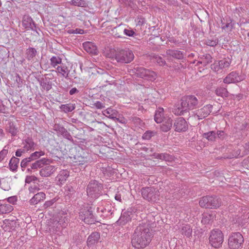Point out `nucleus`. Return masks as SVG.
I'll list each match as a JSON object with an SVG mask.
<instances>
[{
    "label": "nucleus",
    "instance_id": "obj_1",
    "mask_svg": "<svg viewBox=\"0 0 249 249\" xmlns=\"http://www.w3.org/2000/svg\"><path fill=\"white\" fill-rule=\"evenodd\" d=\"M151 231L148 224L145 223L138 226L132 235V246L137 249L145 248L151 241L153 237Z\"/></svg>",
    "mask_w": 249,
    "mask_h": 249
},
{
    "label": "nucleus",
    "instance_id": "obj_2",
    "mask_svg": "<svg viewBox=\"0 0 249 249\" xmlns=\"http://www.w3.org/2000/svg\"><path fill=\"white\" fill-rule=\"evenodd\" d=\"M127 70L128 74L133 77H139L150 81H153L157 78V74L155 71L143 67L129 66Z\"/></svg>",
    "mask_w": 249,
    "mask_h": 249
},
{
    "label": "nucleus",
    "instance_id": "obj_3",
    "mask_svg": "<svg viewBox=\"0 0 249 249\" xmlns=\"http://www.w3.org/2000/svg\"><path fill=\"white\" fill-rule=\"evenodd\" d=\"M199 204L203 208L216 209L221 205V200L216 196H205L200 199Z\"/></svg>",
    "mask_w": 249,
    "mask_h": 249
},
{
    "label": "nucleus",
    "instance_id": "obj_4",
    "mask_svg": "<svg viewBox=\"0 0 249 249\" xmlns=\"http://www.w3.org/2000/svg\"><path fill=\"white\" fill-rule=\"evenodd\" d=\"M103 186L96 180H91L87 188V193L91 197L96 198L102 194Z\"/></svg>",
    "mask_w": 249,
    "mask_h": 249
},
{
    "label": "nucleus",
    "instance_id": "obj_5",
    "mask_svg": "<svg viewBox=\"0 0 249 249\" xmlns=\"http://www.w3.org/2000/svg\"><path fill=\"white\" fill-rule=\"evenodd\" d=\"M224 240L222 232L218 229L212 230L210 232L209 242L210 244L215 248L221 246Z\"/></svg>",
    "mask_w": 249,
    "mask_h": 249
},
{
    "label": "nucleus",
    "instance_id": "obj_6",
    "mask_svg": "<svg viewBox=\"0 0 249 249\" xmlns=\"http://www.w3.org/2000/svg\"><path fill=\"white\" fill-rule=\"evenodd\" d=\"M244 242L242 235L239 232L232 233L229 237L228 245L231 249H239Z\"/></svg>",
    "mask_w": 249,
    "mask_h": 249
},
{
    "label": "nucleus",
    "instance_id": "obj_7",
    "mask_svg": "<svg viewBox=\"0 0 249 249\" xmlns=\"http://www.w3.org/2000/svg\"><path fill=\"white\" fill-rule=\"evenodd\" d=\"M141 192L143 198L149 201L156 202L159 200V192L156 189L147 187L143 188Z\"/></svg>",
    "mask_w": 249,
    "mask_h": 249
},
{
    "label": "nucleus",
    "instance_id": "obj_8",
    "mask_svg": "<svg viewBox=\"0 0 249 249\" xmlns=\"http://www.w3.org/2000/svg\"><path fill=\"white\" fill-rule=\"evenodd\" d=\"M198 103L197 99L193 95L184 97L181 101V105L187 110L194 109L197 107Z\"/></svg>",
    "mask_w": 249,
    "mask_h": 249
},
{
    "label": "nucleus",
    "instance_id": "obj_9",
    "mask_svg": "<svg viewBox=\"0 0 249 249\" xmlns=\"http://www.w3.org/2000/svg\"><path fill=\"white\" fill-rule=\"evenodd\" d=\"M79 219L88 224L94 223L95 220L91 207L82 209L79 213Z\"/></svg>",
    "mask_w": 249,
    "mask_h": 249
},
{
    "label": "nucleus",
    "instance_id": "obj_10",
    "mask_svg": "<svg viewBox=\"0 0 249 249\" xmlns=\"http://www.w3.org/2000/svg\"><path fill=\"white\" fill-rule=\"evenodd\" d=\"M231 62V60L230 58H224L220 60L215 61L211 65V69L215 72H220L222 70L228 68Z\"/></svg>",
    "mask_w": 249,
    "mask_h": 249
},
{
    "label": "nucleus",
    "instance_id": "obj_11",
    "mask_svg": "<svg viewBox=\"0 0 249 249\" xmlns=\"http://www.w3.org/2000/svg\"><path fill=\"white\" fill-rule=\"evenodd\" d=\"M245 78V75L239 74L236 71H232L224 79L223 82L225 84L234 83L241 82Z\"/></svg>",
    "mask_w": 249,
    "mask_h": 249
},
{
    "label": "nucleus",
    "instance_id": "obj_12",
    "mask_svg": "<svg viewBox=\"0 0 249 249\" xmlns=\"http://www.w3.org/2000/svg\"><path fill=\"white\" fill-rule=\"evenodd\" d=\"M175 130L178 132L185 131L188 129V124L187 122L183 117L177 118L174 124Z\"/></svg>",
    "mask_w": 249,
    "mask_h": 249
},
{
    "label": "nucleus",
    "instance_id": "obj_13",
    "mask_svg": "<svg viewBox=\"0 0 249 249\" xmlns=\"http://www.w3.org/2000/svg\"><path fill=\"white\" fill-rule=\"evenodd\" d=\"M213 106L211 105H207L202 108L198 109L195 114V116L198 119H203L208 116L212 112Z\"/></svg>",
    "mask_w": 249,
    "mask_h": 249
},
{
    "label": "nucleus",
    "instance_id": "obj_14",
    "mask_svg": "<svg viewBox=\"0 0 249 249\" xmlns=\"http://www.w3.org/2000/svg\"><path fill=\"white\" fill-rule=\"evenodd\" d=\"M52 162L51 160L42 158L40 160H36L35 162L31 164V168H28L29 172L31 171L32 169H37V168H42L44 165H47Z\"/></svg>",
    "mask_w": 249,
    "mask_h": 249
},
{
    "label": "nucleus",
    "instance_id": "obj_15",
    "mask_svg": "<svg viewBox=\"0 0 249 249\" xmlns=\"http://www.w3.org/2000/svg\"><path fill=\"white\" fill-rule=\"evenodd\" d=\"M45 166L42 168L39 171L40 175L43 177H48L53 174L57 168L53 165H51L49 164L45 165Z\"/></svg>",
    "mask_w": 249,
    "mask_h": 249
},
{
    "label": "nucleus",
    "instance_id": "obj_16",
    "mask_svg": "<svg viewBox=\"0 0 249 249\" xmlns=\"http://www.w3.org/2000/svg\"><path fill=\"white\" fill-rule=\"evenodd\" d=\"M54 127V130L58 133L61 135L65 139L73 142L74 141L72 136L64 127L59 125H56Z\"/></svg>",
    "mask_w": 249,
    "mask_h": 249
},
{
    "label": "nucleus",
    "instance_id": "obj_17",
    "mask_svg": "<svg viewBox=\"0 0 249 249\" xmlns=\"http://www.w3.org/2000/svg\"><path fill=\"white\" fill-rule=\"evenodd\" d=\"M69 176V171L68 170H62L60 171L56 177L57 184L61 185L65 183Z\"/></svg>",
    "mask_w": 249,
    "mask_h": 249
},
{
    "label": "nucleus",
    "instance_id": "obj_18",
    "mask_svg": "<svg viewBox=\"0 0 249 249\" xmlns=\"http://www.w3.org/2000/svg\"><path fill=\"white\" fill-rule=\"evenodd\" d=\"M22 25L25 29L34 30L36 28V24L33 19L29 16H24L23 17Z\"/></svg>",
    "mask_w": 249,
    "mask_h": 249
},
{
    "label": "nucleus",
    "instance_id": "obj_19",
    "mask_svg": "<svg viewBox=\"0 0 249 249\" xmlns=\"http://www.w3.org/2000/svg\"><path fill=\"white\" fill-rule=\"evenodd\" d=\"M74 160L73 162L75 163V165H85L87 166L88 162L90 161V157L88 155V156H75L74 157Z\"/></svg>",
    "mask_w": 249,
    "mask_h": 249
},
{
    "label": "nucleus",
    "instance_id": "obj_20",
    "mask_svg": "<svg viewBox=\"0 0 249 249\" xmlns=\"http://www.w3.org/2000/svg\"><path fill=\"white\" fill-rule=\"evenodd\" d=\"M100 239V234L98 232H93L89 236L87 239L88 247H91L97 244Z\"/></svg>",
    "mask_w": 249,
    "mask_h": 249
},
{
    "label": "nucleus",
    "instance_id": "obj_21",
    "mask_svg": "<svg viewBox=\"0 0 249 249\" xmlns=\"http://www.w3.org/2000/svg\"><path fill=\"white\" fill-rule=\"evenodd\" d=\"M164 56H171L177 59H182L184 57V54L179 50L169 49L166 51Z\"/></svg>",
    "mask_w": 249,
    "mask_h": 249
},
{
    "label": "nucleus",
    "instance_id": "obj_22",
    "mask_svg": "<svg viewBox=\"0 0 249 249\" xmlns=\"http://www.w3.org/2000/svg\"><path fill=\"white\" fill-rule=\"evenodd\" d=\"M221 28L226 32L231 31L233 28L234 23L231 18L221 19Z\"/></svg>",
    "mask_w": 249,
    "mask_h": 249
},
{
    "label": "nucleus",
    "instance_id": "obj_23",
    "mask_svg": "<svg viewBox=\"0 0 249 249\" xmlns=\"http://www.w3.org/2000/svg\"><path fill=\"white\" fill-rule=\"evenodd\" d=\"M22 144L24 145L23 148L26 151L34 150L36 146V144L31 137H27L24 139L23 140Z\"/></svg>",
    "mask_w": 249,
    "mask_h": 249
},
{
    "label": "nucleus",
    "instance_id": "obj_24",
    "mask_svg": "<svg viewBox=\"0 0 249 249\" xmlns=\"http://www.w3.org/2000/svg\"><path fill=\"white\" fill-rule=\"evenodd\" d=\"M46 197V195L43 192H39L35 194L30 200L29 202L31 205H36L43 200Z\"/></svg>",
    "mask_w": 249,
    "mask_h": 249
},
{
    "label": "nucleus",
    "instance_id": "obj_25",
    "mask_svg": "<svg viewBox=\"0 0 249 249\" xmlns=\"http://www.w3.org/2000/svg\"><path fill=\"white\" fill-rule=\"evenodd\" d=\"M5 130L6 132L10 133L12 136L17 135L18 132V127L12 122H9L6 125Z\"/></svg>",
    "mask_w": 249,
    "mask_h": 249
},
{
    "label": "nucleus",
    "instance_id": "obj_26",
    "mask_svg": "<svg viewBox=\"0 0 249 249\" xmlns=\"http://www.w3.org/2000/svg\"><path fill=\"white\" fill-rule=\"evenodd\" d=\"M84 50L88 53L96 54L97 53L96 46L91 42H86L83 43Z\"/></svg>",
    "mask_w": 249,
    "mask_h": 249
},
{
    "label": "nucleus",
    "instance_id": "obj_27",
    "mask_svg": "<svg viewBox=\"0 0 249 249\" xmlns=\"http://www.w3.org/2000/svg\"><path fill=\"white\" fill-rule=\"evenodd\" d=\"M16 222L14 221H11L5 219L3 222V224L1 226L2 228L5 231H11L15 230V226Z\"/></svg>",
    "mask_w": 249,
    "mask_h": 249
},
{
    "label": "nucleus",
    "instance_id": "obj_28",
    "mask_svg": "<svg viewBox=\"0 0 249 249\" xmlns=\"http://www.w3.org/2000/svg\"><path fill=\"white\" fill-rule=\"evenodd\" d=\"M162 124L160 126L161 130L163 132H167L170 130L172 126V120L170 118L163 119Z\"/></svg>",
    "mask_w": 249,
    "mask_h": 249
},
{
    "label": "nucleus",
    "instance_id": "obj_29",
    "mask_svg": "<svg viewBox=\"0 0 249 249\" xmlns=\"http://www.w3.org/2000/svg\"><path fill=\"white\" fill-rule=\"evenodd\" d=\"M69 223V219L67 218L65 214H63L62 215L59 216V219L57 221V228L60 229V227L64 228L66 227Z\"/></svg>",
    "mask_w": 249,
    "mask_h": 249
},
{
    "label": "nucleus",
    "instance_id": "obj_30",
    "mask_svg": "<svg viewBox=\"0 0 249 249\" xmlns=\"http://www.w3.org/2000/svg\"><path fill=\"white\" fill-rule=\"evenodd\" d=\"M153 156L156 159L164 160L169 162H171L174 160V157L166 153L159 154L154 153Z\"/></svg>",
    "mask_w": 249,
    "mask_h": 249
},
{
    "label": "nucleus",
    "instance_id": "obj_31",
    "mask_svg": "<svg viewBox=\"0 0 249 249\" xmlns=\"http://www.w3.org/2000/svg\"><path fill=\"white\" fill-rule=\"evenodd\" d=\"M212 57L209 54L206 53L201 55L199 57L198 63L201 64L205 66L212 62Z\"/></svg>",
    "mask_w": 249,
    "mask_h": 249
},
{
    "label": "nucleus",
    "instance_id": "obj_32",
    "mask_svg": "<svg viewBox=\"0 0 249 249\" xmlns=\"http://www.w3.org/2000/svg\"><path fill=\"white\" fill-rule=\"evenodd\" d=\"M19 162V159L18 158L13 156L11 159L9 163V168L10 170H11L13 172L16 171L18 166Z\"/></svg>",
    "mask_w": 249,
    "mask_h": 249
},
{
    "label": "nucleus",
    "instance_id": "obj_33",
    "mask_svg": "<svg viewBox=\"0 0 249 249\" xmlns=\"http://www.w3.org/2000/svg\"><path fill=\"white\" fill-rule=\"evenodd\" d=\"M56 72L58 73L61 74L64 77L68 79L69 77V74L70 71L66 66H58L56 68Z\"/></svg>",
    "mask_w": 249,
    "mask_h": 249
},
{
    "label": "nucleus",
    "instance_id": "obj_34",
    "mask_svg": "<svg viewBox=\"0 0 249 249\" xmlns=\"http://www.w3.org/2000/svg\"><path fill=\"white\" fill-rule=\"evenodd\" d=\"M112 31L114 36L116 37H122L124 34V28L121 25L115 27Z\"/></svg>",
    "mask_w": 249,
    "mask_h": 249
},
{
    "label": "nucleus",
    "instance_id": "obj_35",
    "mask_svg": "<svg viewBox=\"0 0 249 249\" xmlns=\"http://www.w3.org/2000/svg\"><path fill=\"white\" fill-rule=\"evenodd\" d=\"M155 121L157 123H162L163 119V108H159L158 110L156 111L155 116Z\"/></svg>",
    "mask_w": 249,
    "mask_h": 249
},
{
    "label": "nucleus",
    "instance_id": "obj_36",
    "mask_svg": "<svg viewBox=\"0 0 249 249\" xmlns=\"http://www.w3.org/2000/svg\"><path fill=\"white\" fill-rule=\"evenodd\" d=\"M115 59L118 62H124V50L117 49L116 50Z\"/></svg>",
    "mask_w": 249,
    "mask_h": 249
},
{
    "label": "nucleus",
    "instance_id": "obj_37",
    "mask_svg": "<svg viewBox=\"0 0 249 249\" xmlns=\"http://www.w3.org/2000/svg\"><path fill=\"white\" fill-rule=\"evenodd\" d=\"M37 52L34 48H29L26 51V57L28 60L32 59L36 55Z\"/></svg>",
    "mask_w": 249,
    "mask_h": 249
},
{
    "label": "nucleus",
    "instance_id": "obj_38",
    "mask_svg": "<svg viewBox=\"0 0 249 249\" xmlns=\"http://www.w3.org/2000/svg\"><path fill=\"white\" fill-rule=\"evenodd\" d=\"M60 108L64 112L68 113L73 111L75 108V105L72 104L61 105Z\"/></svg>",
    "mask_w": 249,
    "mask_h": 249
},
{
    "label": "nucleus",
    "instance_id": "obj_39",
    "mask_svg": "<svg viewBox=\"0 0 249 249\" xmlns=\"http://www.w3.org/2000/svg\"><path fill=\"white\" fill-rule=\"evenodd\" d=\"M202 136L209 141L211 142L215 141L216 138V132L214 131H211L205 133L203 134Z\"/></svg>",
    "mask_w": 249,
    "mask_h": 249
},
{
    "label": "nucleus",
    "instance_id": "obj_40",
    "mask_svg": "<svg viewBox=\"0 0 249 249\" xmlns=\"http://www.w3.org/2000/svg\"><path fill=\"white\" fill-rule=\"evenodd\" d=\"M149 56L150 57L151 59L155 60V61L160 66H164L166 64L165 61L163 59L161 56L157 54L152 53L149 55Z\"/></svg>",
    "mask_w": 249,
    "mask_h": 249
},
{
    "label": "nucleus",
    "instance_id": "obj_41",
    "mask_svg": "<svg viewBox=\"0 0 249 249\" xmlns=\"http://www.w3.org/2000/svg\"><path fill=\"white\" fill-rule=\"evenodd\" d=\"M13 207L10 204H0V213H7L13 210Z\"/></svg>",
    "mask_w": 249,
    "mask_h": 249
},
{
    "label": "nucleus",
    "instance_id": "obj_42",
    "mask_svg": "<svg viewBox=\"0 0 249 249\" xmlns=\"http://www.w3.org/2000/svg\"><path fill=\"white\" fill-rule=\"evenodd\" d=\"M62 63V59L59 56H53L50 59V65L53 68L56 67Z\"/></svg>",
    "mask_w": 249,
    "mask_h": 249
},
{
    "label": "nucleus",
    "instance_id": "obj_43",
    "mask_svg": "<svg viewBox=\"0 0 249 249\" xmlns=\"http://www.w3.org/2000/svg\"><path fill=\"white\" fill-rule=\"evenodd\" d=\"M182 233L187 237H190L192 235V230L189 225H184L182 227Z\"/></svg>",
    "mask_w": 249,
    "mask_h": 249
},
{
    "label": "nucleus",
    "instance_id": "obj_44",
    "mask_svg": "<svg viewBox=\"0 0 249 249\" xmlns=\"http://www.w3.org/2000/svg\"><path fill=\"white\" fill-rule=\"evenodd\" d=\"M215 93L217 95L222 97L228 96V92L227 89L222 87L217 88L215 90Z\"/></svg>",
    "mask_w": 249,
    "mask_h": 249
},
{
    "label": "nucleus",
    "instance_id": "obj_45",
    "mask_svg": "<svg viewBox=\"0 0 249 249\" xmlns=\"http://www.w3.org/2000/svg\"><path fill=\"white\" fill-rule=\"evenodd\" d=\"M134 58V55L131 50L125 51V63L131 62Z\"/></svg>",
    "mask_w": 249,
    "mask_h": 249
},
{
    "label": "nucleus",
    "instance_id": "obj_46",
    "mask_svg": "<svg viewBox=\"0 0 249 249\" xmlns=\"http://www.w3.org/2000/svg\"><path fill=\"white\" fill-rule=\"evenodd\" d=\"M187 111V109L184 108L180 104V105H178V107H175L174 108L173 112L175 114L181 115H183L184 112Z\"/></svg>",
    "mask_w": 249,
    "mask_h": 249
},
{
    "label": "nucleus",
    "instance_id": "obj_47",
    "mask_svg": "<svg viewBox=\"0 0 249 249\" xmlns=\"http://www.w3.org/2000/svg\"><path fill=\"white\" fill-rule=\"evenodd\" d=\"M116 50L114 49H107L105 52V55L108 58H115Z\"/></svg>",
    "mask_w": 249,
    "mask_h": 249
},
{
    "label": "nucleus",
    "instance_id": "obj_48",
    "mask_svg": "<svg viewBox=\"0 0 249 249\" xmlns=\"http://www.w3.org/2000/svg\"><path fill=\"white\" fill-rule=\"evenodd\" d=\"M156 132L154 131L148 130L146 131L142 135V139L144 140H149L152 137L154 136L156 134Z\"/></svg>",
    "mask_w": 249,
    "mask_h": 249
},
{
    "label": "nucleus",
    "instance_id": "obj_49",
    "mask_svg": "<svg viewBox=\"0 0 249 249\" xmlns=\"http://www.w3.org/2000/svg\"><path fill=\"white\" fill-rule=\"evenodd\" d=\"M103 173L107 176L110 177L113 176L114 174L116 173V172L113 168L110 167H107L103 169Z\"/></svg>",
    "mask_w": 249,
    "mask_h": 249
},
{
    "label": "nucleus",
    "instance_id": "obj_50",
    "mask_svg": "<svg viewBox=\"0 0 249 249\" xmlns=\"http://www.w3.org/2000/svg\"><path fill=\"white\" fill-rule=\"evenodd\" d=\"M218 43V40L216 38H212L211 39H208L206 40L205 41V44L207 45L210 46H216Z\"/></svg>",
    "mask_w": 249,
    "mask_h": 249
},
{
    "label": "nucleus",
    "instance_id": "obj_51",
    "mask_svg": "<svg viewBox=\"0 0 249 249\" xmlns=\"http://www.w3.org/2000/svg\"><path fill=\"white\" fill-rule=\"evenodd\" d=\"M29 191L30 194H35L40 190V188L38 184H34L29 187Z\"/></svg>",
    "mask_w": 249,
    "mask_h": 249
},
{
    "label": "nucleus",
    "instance_id": "obj_52",
    "mask_svg": "<svg viewBox=\"0 0 249 249\" xmlns=\"http://www.w3.org/2000/svg\"><path fill=\"white\" fill-rule=\"evenodd\" d=\"M213 215L210 214L206 213L203 215L202 219L201 220L202 223L204 224L209 223L210 220L212 219Z\"/></svg>",
    "mask_w": 249,
    "mask_h": 249
},
{
    "label": "nucleus",
    "instance_id": "obj_53",
    "mask_svg": "<svg viewBox=\"0 0 249 249\" xmlns=\"http://www.w3.org/2000/svg\"><path fill=\"white\" fill-rule=\"evenodd\" d=\"M32 157L34 158L35 160L39 159L41 156H44L45 155V152L42 151H36L32 154H31Z\"/></svg>",
    "mask_w": 249,
    "mask_h": 249
},
{
    "label": "nucleus",
    "instance_id": "obj_54",
    "mask_svg": "<svg viewBox=\"0 0 249 249\" xmlns=\"http://www.w3.org/2000/svg\"><path fill=\"white\" fill-rule=\"evenodd\" d=\"M5 146L3 150L0 152V162L2 161L8 154V149H6Z\"/></svg>",
    "mask_w": 249,
    "mask_h": 249
},
{
    "label": "nucleus",
    "instance_id": "obj_55",
    "mask_svg": "<svg viewBox=\"0 0 249 249\" xmlns=\"http://www.w3.org/2000/svg\"><path fill=\"white\" fill-rule=\"evenodd\" d=\"M55 200L54 199H51L50 200L47 201L45 202L43 205V207L45 209H47L52 206L54 203Z\"/></svg>",
    "mask_w": 249,
    "mask_h": 249
},
{
    "label": "nucleus",
    "instance_id": "obj_56",
    "mask_svg": "<svg viewBox=\"0 0 249 249\" xmlns=\"http://www.w3.org/2000/svg\"><path fill=\"white\" fill-rule=\"evenodd\" d=\"M37 180V178L34 176H27L25 178V182L26 183H30L32 181Z\"/></svg>",
    "mask_w": 249,
    "mask_h": 249
},
{
    "label": "nucleus",
    "instance_id": "obj_57",
    "mask_svg": "<svg viewBox=\"0 0 249 249\" xmlns=\"http://www.w3.org/2000/svg\"><path fill=\"white\" fill-rule=\"evenodd\" d=\"M30 164V162L26 159V158L22 160L20 163V166L22 171H24L25 168L27 167Z\"/></svg>",
    "mask_w": 249,
    "mask_h": 249
},
{
    "label": "nucleus",
    "instance_id": "obj_58",
    "mask_svg": "<svg viewBox=\"0 0 249 249\" xmlns=\"http://www.w3.org/2000/svg\"><path fill=\"white\" fill-rule=\"evenodd\" d=\"M71 2L73 5L77 6H83L84 4V1L82 0H72Z\"/></svg>",
    "mask_w": 249,
    "mask_h": 249
},
{
    "label": "nucleus",
    "instance_id": "obj_59",
    "mask_svg": "<svg viewBox=\"0 0 249 249\" xmlns=\"http://www.w3.org/2000/svg\"><path fill=\"white\" fill-rule=\"evenodd\" d=\"M93 106L97 109H102L105 107L104 104L100 101L96 102Z\"/></svg>",
    "mask_w": 249,
    "mask_h": 249
},
{
    "label": "nucleus",
    "instance_id": "obj_60",
    "mask_svg": "<svg viewBox=\"0 0 249 249\" xmlns=\"http://www.w3.org/2000/svg\"><path fill=\"white\" fill-rule=\"evenodd\" d=\"M124 217L123 215V214L122 213L119 219L116 222L115 225L123 226L124 224Z\"/></svg>",
    "mask_w": 249,
    "mask_h": 249
},
{
    "label": "nucleus",
    "instance_id": "obj_61",
    "mask_svg": "<svg viewBox=\"0 0 249 249\" xmlns=\"http://www.w3.org/2000/svg\"><path fill=\"white\" fill-rule=\"evenodd\" d=\"M137 25L142 26L145 23V19L142 17H138L137 18Z\"/></svg>",
    "mask_w": 249,
    "mask_h": 249
},
{
    "label": "nucleus",
    "instance_id": "obj_62",
    "mask_svg": "<svg viewBox=\"0 0 249 249\" xmlns=\"http://www.w3.org/2000/svg\"><path fill=\"white\" fill-rule=\"evenodd\" d=\"M143 151H145L146 153L151 155V154L153 153V150L152 148L151 147H147L146 146H144L142 147L141 148Z\"/></svg>",
    "mask_w": 249,
    "mask_h": 249
},
{
    "label": "nucleus",
    "instance_id": "obj_63",
    "mask_svg": "<svg viewBox=\"0 0 249 249\" xmlns=\"http://www.w3.org/2000/svg\"><path fill=\"white\" fill-rule=\"evenodd\" d=\"M68 33L70 34H82L83 33V30L76 29L75 30L74 29H71L68 31Z\"/></svg>",
    "mask_w": 249,
    "mask_h": 249
},
{
    "label": "nucleus",
    "instance_id": "obj_64",
    "mask_svg": "<svg viewBox=\"0 0 249 249\" xmlns=\"http://www.w3.org/2000/svg\"><path fill=\"white\" fill-rule=\"evenodd\" d=\"M25 151L24 149H18L16 151L15 155L17 157H21L22 154L25 153Z\"/></svg>",
    "mask_w": 249,
    "mask_h": 249
}]
</instances>
